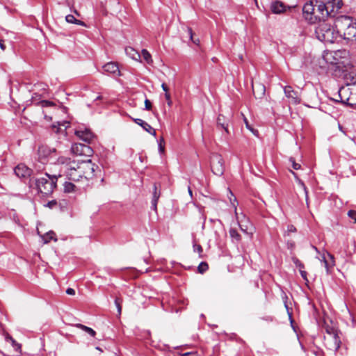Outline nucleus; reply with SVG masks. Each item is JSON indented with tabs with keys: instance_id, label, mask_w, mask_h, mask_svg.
Segmentation results:
<instances>
[{
	"instance_id": "1",
	"label": "nucleus",
	"mask_w": 356,
	"mask_h": 356,
	"mask_svg": "<svg viewBox=\"0 0 356 356\" xmlns=\"http://www.w3.org/2000/svg\"><path fill=\"white\" fill-rule=\"evenodd\" d=\"M57 164L60 165V170L64 172L69 180L84 185L83 177L80 171L81 168L77 160L60 156L57 159Z\"/></svg>"
},
{
	"instance_id": "2",
	"label": "nucleus",
	"mask_w": 356,
	"mask_h": 356,
	"mask_svg": "<svg viewBox=\"0 0 356 356\" xmlns=\"http://www.w3.org/2000/svg\"><path fill=\"white\" fill-rule=\"evenodd\" d=\"M58 177H61V175H59ZM57 180L58 176L45 173V177L36 178L34 180L31 179V181L34 183L38 192L44 195H49L53 193L56 188Z\"/></svg>"
},
{
	"instance_id": "3",
	"label": "nucleus",
	"mask_w": 356,
	"mask_h": 356,
	"mask_svg": "<svg viewBox=\"0 0 356 356\" xmlns=\"http://www.w3.org/2000/svg\"><path fill=\"white\" fill-rule=\"evenodd\" d=\"M315 33L318 40L325 43H333L338 38V32L325 19L320 21Z\"/></svg>"
},
{
	"instance_id": "4",
	"label": "nucleus",
	"mask_w": 356,
	"mask_h": 356,
	"mask_svg": "<svg viewBox=\"0 0 356 356\" xmlns=\"http://www.w3.org/2000/svg\"><path fill=\"white\" fill-rule=\"evenodd\" d=\"M317 11L321 17H334L343 6L342 0H317Z\"/></svg>"
},
{
	"instance_id": "5",
	"label": "nucleus",
	"mask_w": 356,
	"mask_h": 356,
	"mask_svg": "<svg viewBox=\"0 0 356 356\" xmlns=\"http://www.w3.org/2000/svg\"><path fill=\"white\" fill-rule=\"evenodd\" d=\"M77 161L79 163V166L81 168L80 171L82 172L84 179V185L86 186L88 185L89 180L94 177L95 172L96 169L98 168V166L95 163H92L90 159H87L86 161L77 160Z\"/></svg>"
},
{
	"instance_id": "6",
	"label": "nucleus",
	"mask_w": 356,
	"mask_h": 356,
	"mask_svg": "<svg viewBox=\"0 0 356 356\" xmlns=\"http://www.w3.org/2000/svg\"><path fill=\"white\" fill-rule=\"evenodd\" d=\"M304 17L310 23H316L317 20L321 21L326 17H321V14L316 10L312 2L306 3L302 8Z\"/></svg>"
},
{
	"instance_id": "7",
	"label": "nucleus",
	"mask_w": 356,
	"mask_h": 356,
	"mask_svg": "<svg viewBox=\"0 0 356 356\" xmlns=\"http://www.w3.org/2000/svg\"><path fill=\"white\" fill-rule=\"evenodd\" d=\"M210 159L212 172L217 176L222 175L225 171V165L222 156L214 153L212 154Z\"/></svg>"
},
{
	"instance_id": "8",
	"label": "nucleus",
	"mask_w": 356,
	"mask_h": 356,
	"mask_svg": "<svg viewBox=\"0 0 356 356\" xmlns=\"http://www.w3.org/2000/svg\"><path fill=\"white\" fill-rule=\"evenodd\" d=\"M56 149L47 146H40L38 148V161L42 164L53 161L56 156Z\"/></svg>"
},
{
	"instance_id": "9",
	"label": "nucleus",
	"mask_w": 356,
	"mask_h": 356,
	"mask_svg": "<svg viewBox=\"0 0 356 356\" xmlns=\"http://www.w3.org/2000/svg\"><path fill=\"white\" fill-rule=\"evenodd\" d=\"M326 346L331 350L337 351L340 347L341 340L337 332L330 333V336L325 337Z\"/></svg>"
},
{
	"instance_id": "10",
	"label": "nucleus",
	"mask_w": 356,
	"mask_h": 356,
	"mask_svg": "<svg viewBox=\"0 0 356 356\" xmlns=\"http://www.w3.org/2000/svg\"><path fill=\"white\" fill-rule=\"evenodd\" d=\"M71 152L75 155L91 156L93 153L92 148L88 145L74 143L72 145Z\"/></svg>"
},
{
	"instance_id": "11",
	"label": "nucleus",
	"mask_w": 356,
	"mask_h": 356,
	"mask_svg": "<svg viewBox=\"0 0 356 356\" xmlns=\"http://www.w3.org/2000/svg\"><path fill=\"white\" fill-rule=\"evenodd\" d=\"M341 23L346 26L343 34L347 36V38L356 37V23H353L350 20V17H343Z\"/></svg>"
},
{
	"instance_id": "12",
	"label": "nucleus",
	"mask_w": 356,
	"mask_h": 356,
	"mask_svg": "<svg viewBox=\"0 0 356 356\" xmlns=\"http://www.w3.org/2000/svg\"><path fill=\"white\" fill-rule=\"evenodd\" d=\"M286 97L291 99V102L295 104H299L300 99L297 91H295L291 86H286L284 88Z\"/></svg>"
},
{
	"instance_id": "13",
	"label": "nucleus",
	"mask_w": 356,
	"mask_h": 356,
	"mask_svg": "<svg viewBox=\"0 0 356 356\" xmlns=\"http://www.w3.org/2000/svg\"><path fill=\"white\" fill-rule=\"evenodd\" d=\"M41 95L36 93L31 98V103L35 106H40L42 108L55 106L56 104L48 100H40Z\"/></svg>"
},
{
	"instance_id": "14",
	"label": "nucleus",
	"mask_w": 356,
	"mask_h": 356,
	"mask_svg": "<svg viewBox=\"0 0 356 356\" xmlns=\"http://www.w3.org/2000/svg\"><path fill=\"white\" fill-rule=\"evenodd\" d=\"M103 70L108 74H113L115 76H120V72L117 63L109 62L103 66Z\"/></svg>"
},
{
	"instance_id": "15",
	"label": "nucleus",
	"mask_w": 356,
	"mask_h": 356,
	"mask_svg": "<svg viewBox=\"0 0 356 356\" xmlns=\"http://www.w3.org/2000/svg\"><path fill=\"white\" fill-rule=\"evenodd\" d=\"M75 134L85 142L90 143L94 138L93 133L89 129L76 130Z\"/></svg>"
},
{
	"instance_id": "16",
	"label": "nucleus",
	"mask_w": 356,
	"mask_h": 356,
	"mask_svg": "<svg viewBox=\"0 0 356 356\" xmlns=\"http://www.w3.org/2000/svg\"><path fill=\"white\" fill-rule=\"evenodd\" d=\"M14 172L18 177L23 178L30 175L31 170L24 164H19L15 168Z\"/></svg>"
},
{
	"instance_id": "17",
	"label": "nucleus",
	"mask_w": 356,
	"mask_h": 356,
	"mask_svg": "<svg viewBox=\"0 0 356 356\" xmlns=\"http://www.w3.org/2000/svg\"><path fill=\"white\" fill-rule=\"evenodd\" d=\"M86 186L81 184L79 185H76L71 181H65L63 184L64 192L65 193H72L75 192L81 188H83Z\"/></svg>"
},
{
	"instance_id": "18",
	"label": "nucleus",
	"mask_w": 356,
	"mask_h": 356,
	"mask_svg": "<svg viewBox=\"0 0 356 356\" xmlns=\"http://www.w3.org/2000/svg\"><path fill=\"white\" fill-rule=\"evenodd\" d=\"M229 119H227L223 115L220 114L217 118V125L223 129L227 134H229L228 130Z\"/></svg>"
},
{
	"instance_id": "19",
	"label": "nucleus",
	"mask_w": 356,
	"mask_h": 356,
	"mask_svg": "<svg viewBox=\"0 0 356 356\" xmlns=\"http://www.w3.org/2000/svg\"><path fill=\"white\" fill-rule=\"evenodd\" d=\"M153 197L152 200V207L154 210H156L157 202L161 195L160 190L158 189L156 184H154L153 186Z\"/></svg>"
},
{
	"instance_id": "20",
	"label": "nucleus",
	"mask_w": 356,
	"mask_h": 356,
	"mask_svg": "<svg viewBox=\"0 0 356 356\" xmlns=\"http://www.w3.org/2000/svg\"><path fill=\"white\" fill-rule=\"evenodd\" d=\"M271 10L276 14L282 13L285 10V6L281 1H275L271 5Z\"/></svg>"
},
{
	"instance_id": "21",
	"label": "nucleus",
	"mask_w": 356,
	"mask_h": 356,
	"mask_svg": "<svg viewBox=\"0 0 356 356\" xmlns=\"http://www.w3.org/2000/svg\"><path fill=\"white\" fill-rule=\"evenodd\" d=\"M327 256L330 257V260L327 261L325 257H323L322 261L323 262L327 273L328 274L330 273V268L334 266V261L333 255L327 253Z\"/></svg>"
},
{
	"instance_id": "22",
	"label": "nucleus",
	"mask_w": 356,
	"mask_h": 356,
	"mask_svg": "<svg viewBox=\"0 0 356 356\" xmlns=\"http://www.w3.org/2000/svg\"><path fill=\"white\" fill-rule=\"evenodd\" d=\"M5 339L7 342L10 343L12 346L16 351L21 349V345L18 343L10 335L7 334L5 337Z\"/></svg>"
},
{
	"instance_id": "23",
	"label": "nucleus",
	"mask_w": 356,
	"mask_h": 356,
	"mask_svg": "<svg viewBox=\"0 0 356 356\" xmlns=\"http://www.w3.org/2000/svg\"><path fill=\"white\" fill-rule=\"evenodd\" d=\"M125 51L126 54L129 55L132 59L137 60L140 58V55L132 47L126 48Z\"/></svg>"
},
{
	"instance_id": "24",
	"label": "nucleus",
	"mask_w": 356,
	"mask_h": 356,
	"mask_svg": "<svg viewBox=\"0 0 356 356\" xmlns=\"http://www.w3.org/2000/svg\"><path fill=\"white\" fill-rule=\"evenodd\" d=\"M229 236L232 238V241L236 243H239L241 240V236L236 229L231 228L229 229Z\"/></svg>"
},
{
	"instance_id": "25",
	"label": "nucleus",
	"mask_w": 356,
	"mask_h": 356,
	"mask_svg": "<svg viewBox=\"0 0 356 356\" xmlns=\"http://www.w3.org/2000/svg\"><path fill=\"white\" fill-rule=\"evenodd\" d=\"M55 235V233L52 231L47 232L45 235L42 236L44 243H47L50 242L51 240H54L55 241H56L57 238L54 237Z\"/></svg>"
},
{
	"instance_id": "26",
	"label": "nucleus",
	"mask_w": 356,
	"mask_h": 356,
	"mask_svg": "<svg viewBox=\"0 0 356 356\" xmlns=\"http://www.w3.org/2000/svg\"><path fill=\"white\" fill-rule=\"evenodd\" d=\"M76 326L83 330H84L86 332H87L88 334H89L90 336L92 337H95V334H96V332L94 330H92V328L89 327H87L84 325H82V324H76Z\"/></svg>"
},
{
	"instance_id": "27",
	"label": "nucleus",
	"mask_w": 356,
	"mask_h": 356,
	"mask_svg": "<svg viewBox=\"0 0 356 356\" xmlns=\"http://www.w3.org/2000/svg\"><path fill=\"white\" fill-rule=\"evenodd\" d=\"M132 120L136 124L140 126L145 131H147V129H148L150 126V124H149L147 122L140 118H132Z\"/></svg>"
},
{
	"instance_id": "28",
	"label": "nucleus",
	"mask_w": 356,
	"mask_h": 356,
	"mask_svg": "<svg viewBox=\"0 0 356 356\" xmlns=\"http://www.w3.org/2000/svg\"><path fill=\"white\" fill-rule=\"evenodd\" d=\"M141 54L143 59L146 61L147 63L150 64L152 63L151 54L148 52L147 50L143 49Z\"/></svg>"
},
{
	"instance_id": "29",
	"label": "nucleus",
	"mask_w": 356,
	"mask_h": 356,
	"mask_svg": "<svg viewBox=\"0 0 356 356\" xmlns=\"http://www.w3.org/2000/svg\"><path fill=\"white\" fill-rule=\"evenodd\" d=\"M187 33H188V35L189 37V38L191 40V41L197 44V45H199L200 44V40L197 38V39H193V30L191 28H187Z\"/></svg>"
},
{
	"instance_id": "30",
	"label": "nucleus",
	"mask_w": 356,
	"mask_h": 356,
	"mask_svg": "<svg viewBox=\"0 0 356 356\" xmlns=\"http://www.w3.org/2000/svg\"><path fill=\"white\" fill-rule=\"evenodd\" d=\"M292 261L296 266L299 268V270L304 269V264L297 257H293Z\"/></svg>"
},
{
	"instance_id": "31",
	"label": "nucleus",
	"mask_w": 356,
	"mask_h": 356,
	"mask_svg": "<svg viewBox=\"0 0 356 356\" xmlns=\"http://www.w3.org/2000/svg\"><path fill=\"white\" fill-rule=\"evenodd\" d=\"M209 266L208 264L206 262H201L200 265L198 266V271L200 273H204L206 270H207Z\"/></svg>"
},
{
	"instance_id": "32",
	"label": "nucleus",
	"mask_w": 356,
	"mask_h": 356,
	"mask_svg": "<svg viewBox=\"0 0 356 356\" xmlns=\"http://www.w3.org/2000/svg\"><path fill=\"white\" fill-rule=\"evenodd\" d=\"M122 299L120 298H116L115 299V305L118 309V314H120L122 312Z\"/></svg>"
},
{
	"instance_id": "33",
	"label": "nucleus",
	"mask_w": 356,
	"mask_h": 356,
	"mask_svg": "<svg viewBox=\"0 0 356 356\" xmlns=\"http://www.w3.org/2000/svg\"><path fill=\"white\" fill-rule=\"evenodd\" d=\"M65 19H66L67 22L72 23V24H75V22H79V19H76L74 17V16L72 15H67L65 17Z\"/></svg>"
},
{
	"instance_id": "34",
	"label": "nucleus",
	"mask_w": 356,
	"mask_h": 356,
	"mask_svg": "<svg viewBox=\"0 0 356 356\" xmlns=\"http://www.w3.org/2000/svg\"><path fill=\"white\" fill-rule=\"evenodd\" d=\"M289 161L291 163L292 167H293V169H295V170L300 169V168H301L300 164L296 163L293 158L291 157L289 159Z\"/></svg>"
},
{
	"instance_id": "35",
	"label": "nucleus",
	"mask_w": 356,
	"mask_h": 356,
	"mask_svg": "<svg viewBox=\"0 0 356 356\" xmlns=\"http://www.w3.org/2000/svg\"><path fill=\"white\" fill-rule=\"evenodd\" d=\"M193 250L194 252H197L200 255L202 253L203 249L200 244H193Z\"/></svg>"
},
{
	"instance_id": "36",
	"label": "nucleus",
	"mask_w": 356,
	"mask_h": 356,
	"mask_svg": "<svg viewBox=\"0 0 356 356\" xmlns=\"http://www.w3.org/2000/svg\"><path fill=\"white\" fill-rule=\"evenodd\" d=\"M348 216L354 220V222H356V211L355 210H349L348 212Z\"/></svg>"
},
{
	"instance_id": "37",
	"label": "nucleus",
	"mask_w": 356,
	"mask_h": 356,
	"mask_svg": "<svg viewBox=\"0 0 356 356\" xmlns=\"http://www.w3.org/2000/svg\"><path fill=\"white\" fill-rule=\"evenodd\" d=\"M296 232V228L293 225H289L287 226V230L286 232L288 234L290 233H294Z\"/></svg>"
},
{
	"instance_id": "38",
	"label": "nucleus",
	"mask_w": 356,
	"mask_h": 356,
	"mask_svg": "<svg viewBox=\"0 0 356 356\" xmlns=\"http://www.w3.org/2000/svg\"><path fill=\"white\" fill-rule=\"evenodd\" d=\"M152 106L151 102L149 99H146L145 100V108L147 111H150L152 109Z\"/></svg>"
},
{
	"instance_id": "39",
	"label": "nucleus",
	"mask_w": 356,
	"mask_h": 356,
	"mask_svg": "<svg viewBox=\"0 0 356 356\" xmlns=\"http://www.w3.org/2000/svg\"><path fill=\"white\" fill-rule=\"evenodd\" d=\"M162 143H164L163 138H161V139L159 141V149L161 153H163L164 152V146L162 145Z\"/></svg>"
},
{
	"instance_id": "40",
	"label": "nucleus",
	"mask_w": 356,
	"mask_h": 356,
	"mask_svg": "<svg viewBox=\"0 0 356 356\" xmlns=\"http://www.w3.org/2000/svg\"><path fill=\"white\" fill-rule=\"evenodd\" d=\"M165 99L167 101L168 105L169 106H171L172 104V102L171 100V97H170V93L169 92L165 93Z\"/></svg>"
},
{
	"instance_id": "41",
	"label": "nucleus",
	"mask_w": 356,
	"mask_h": 356,
	"mask_svg": "<svg viewBox=\"0 0 356 356\" xmlns=\"http://www.w3.org/2000/svg\"><path fill=\"white\" fill-rule=\"evenodd\" d=\"M146 131L148 132L149 134H150L151 135L156 136V130L154 128H152L151 127V125L149 127L148 129H147Z\"/></svg>"
},
{
	"instance_id": "42",
	"label": "nucleus",
	"mask_w": 356,
	"mask_h": 356,
	"mask_svg": "<svg viewBox=\"0 0 356 356\" xmlns=\"http://www.w3.org/2000/svg\"><path fill=\"white\" fill-rule=\"evenodd\" d=\"M146 131L148 132L149 134H150L151 135L156 136V130L154 128H152L151 127V125L149 127L148 129H147Z\"/></svg>"
},
{
	"instance_id": "43",
	"label": "nucleus",
	"mask_w": 356,
	"mask_h": 356,
	"mask_svg": "<svg viewBox=\"0 0 356 356\" xmlns=\"http://www.w3.org/2000/svg\"><path fill=\"white\" fill-rule=\"evenodd\" d=\"M146 131L148 132L149 134H150L151 135L156 136V130L154 128H152L151 127V125L149 127L148 129H147Z\"/></svg>"
},
{
	"instance_id": "44",
	"label": "nucleus",
	"mask_w": 356,
	"mask_h": 356,
	"mask_svg": "<svg viewBox=\"0 0 356 356\" xmlns=\"http://www.w3.org/2000/svg\"><path fill=\"white\" fill-rule=\"evenodd\" d=\"M299 271H300V273L302 277L303 278V280H305L306 282H308V280L307 277V272L305 271L303 269L300 270Z\"/></svg>"
},
{
	"instance_id": "45",
	"label": "nucleus",
	"mask_w": 356,
	"mask_h": 356,
	"mask_svg": "<svg viewBox=\"0 0 356 356\" xmlns=\"http://www.w3.org/2000/svg\"><path fill=\"white\" fill-rule=\"evenodd\" d=\"M66 293L68 294V295L73 296V295L75 294V291L73 289H72V288H68L66 290Z\"/></svg>"
},
{
	"instance_id": "46",
	"label": "nucleus",
	"mask_w": 356,
	"mask_h": 356,
	"mask_svg": "<svg viewBox=\"0 0 356 356\" xmlns=\"http://www.w3.org/2000/svg\"><path fill=\"white\" fill-rule=\"evenodd\" d=\"M56 204H57V202L56 200L49 201L47 203V207H49V208H53L54 206L56 205Z\"/></svg>"
},
{
	"instance_id": "47",
	"label": "nucleus",
	"mask_w": 356,
	"mask_h": 356,
	"mask_svg": "<svg viewBox=\"0 0 356 356\" xmlns=\"http://www.w3.org/2000/svg\"><path fill=\"white\" fill-rule=\"evenodd\" d=\"M181 356H198L195 353H186L181 355Z\"/></svg>"
},
{
	"instance_id": "48",
	"label": "nucleus",
	"mask_w": 356,
	"mask_h": 356,
	"mask_svg": "<svg viewBox=\"0 0 356 356\" xmlns=\"http://www.w3.org/2000/svg\"><path fill=\"white\" fill-rule=\"evenodd\" d=\"M161 88L163 90V91L166 92H168V87L167 86V85L165 83H162L161 85Z\"/></svg>"
},
{
	"instance_id": "49",
	"label": "nucleus",
	"mask_w": 356,
	"mask_h": 356,
	"mask_svg": "<svg viewBox=\"0 0 356 356\" xmlns=\"http://www.w3.org/2000/svg\"><path fill=\"white\" fill-rule=\"evenodd\" d=\"M0 48L4 51L6 49V46L4 44V41L3 40H0Z\"/></svg>"
},
{
	"instance_id": "50",
	"label": "nucleus",
	"mask_w": 356,
	"mask_h": 356,
	"mask_svg": "<svg viewBox=\"0 0 356 356\" xmlns=\"http://www.w3.org/2000/svg\"><path fill=\"white\" fill-rule=\"evenodd\" d=\"M284 305H285V307H286V311H287V312H288V314H289V318H290V319H291V315H292V314L289 312V307H288L287 304L285 302V304H284ZM291 322H292V320H291Z\"/></svg>"
},
{
	"instance_id": "51",
	"label": "nucleus",
	"mask_w": 356,
	"mask_h": 356,
	"mask_svg": "<svg viewBox=\"0 0 356 356\" xmlns=\"http://www.w3.org/2000/svg\"><path fill=\"white\" fill-rule=\"evenodd\" d=\"M326 331H327V336H330V333H332V332H337L336 330H334V328L332 327H329V328H327L326 329Z\"/></svg>"
},
{
	"instance_id": "52",
	"label": "nucleus",
	"mask_w": 356,
	"mask_h": 356,
	"mask_svg": "<svg viewBox=\"0 0 356 356\" xmlns=\"http://www.w3.org/2000/svg\"><path fill=\"white\" fill-rule=\"evenodd\" d=\"M245 124H246V127H247V128H248V129L251 130L252 131H253V129L250 127V125L248 124V121H247V120H246V119H245Z\"/></svg>"
},
{
	"instance_id": "53",
	"label": "nucleus",
	"mask_w": 356,
	"mask_h": 356,
	"mask_svg": "<svg viewBox=\"0 0 356 356\" xmlns=\"http://www.w3.org/2000/svg\"><path fill=\"white\" fill-rule=\"evenodd\" d=\"M75 24H79V25H85L84 22L82 21H80V20H79V22H75Z\"/></svg>"
},
{
	"instance_id": "54",
	"label": "nucleus",
	"mask_w": 356,
	"mask_h": 356,
	"mask_svg": "<svg viewBox=\"0 0 356 356\" xmlns=\"http://www.w3.org/2000/svg\"><path fill=\"white\" fill-rule=\"evenodd\" d=\"M240 228L241 229V231H243V232L246 233V229H245L244 228H243V227L241 225H240Z\"/></svg>"
},
{
	"instance_id": "55",
	"label": "nucleus",
	"mask_w": 356,
	"mask_h": 356,
	"mask_svg": "<svg viewBox=\"0 0 356 356\" xmlns=\"http://www.w3.org/2000/svg\"><path fill=\"white\" fill-rule=\"evenodd\" d=\"M264 92H265V87L264 86H262V95L264 94Z\"/></svg>"
},
{
	"instance_id": "56",
	"label": "nucleus",
	"mask_w": 356,
	"mask_h": 356,
	"mask_svg": "<svg viewBox=\"0 0 356 356\" xmlns=\"http://www.w3.org/2000/svg\"><path fill=\"white\" fill-rule=\"evenodd\" d=\"M228 191H229V193L231 195V196L234 197L232 192L229 189H228Z\"/></svg>"
},
{
	"instance_id": "57",
	"label": "nucleus",
	"mask_w": 356,
	"mask_h": 356,
	"mask_svg": "<svg viewBox=\"0 0 356 356\" xmlns=\"http://www.w3.org/2000/svg\"><path fill=\"white\" fill-rule=\"evenodd\" d=\"M332 100H333V101H334V102H343L342 101H339V100H337H337H334V99H332Z\"/></svg>"
},
{
	"instance_id": "58",
	"label": "nucleus",
	"mask_w": 356,
	"mask_h": 356,
	"mask_svg": "<svg viewBox=\"0 0 356 356\" xmlns=\"http://www.w3.org/2000/svg\"><path fill=\"white\" fill-rule=\"evenodd\" d=\"M188 192H189V193H190L191 195L192 194V191H191V188H188Z\"/></svg>"
},
{
	"instance_id": "59",
	"label": "nucleus",
	"mask_w": 356,
	"mask_h": 356,
	"mask_svg": "<svg viewBox=\"0 0 356 356\" xmlns=\"http://www.w3.org/2000/svg\"><path fill=\"white\" fill-rule=\"evenodd\" d=\"M101 99V97H100V96H98V97H97V99Z\"/></svg>"
},
{
	"instance_id": "60",
	"label": "nucleus",
	"mask_w": 356,
	"mask_h": 356,
	"mask_svg": "<svg viewBox=\"0 0 356 356\" xmlns=\"http://www.w3.org/2000/svg\"><path fill=\"white\" fill-rule=\"evenodd\" d=\"M234 201L236 202V199L235 197H234Z\"/></svg>"
}]
</instances>
